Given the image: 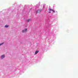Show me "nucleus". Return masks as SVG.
Wrapping results in <instances>:
<instances>
[{
  "label": "nucleus",
  "mask_w": 78,
  "mask_h": 78,
  "mask_svg": "<svg viewBox=\"0 0 78 78\" xmlns=\"http://www.w3.org/2000/svg\"><path fill=\"white\" fill-rule=\"evenodd\" d=\"M9 27V26H8L7 25H5V28H8V27Z\"/></svg>",
  "instance_id": "39448f33"
},
{
  "label": "nucleus",
  "mask_w": 78,
  "mask_h": 78,
  "mask_svg": "<svg viewBox=\"0 0 78 78\" xmlns=\"http://www.w3.org/2000/svg\"><path fill=\"white\" fill-rule=\"evenodd\" d=\"M49 13H51V12H49Z\"/></svg>",
  "instance_id": "9d476101"
},
{
  "label": "nucleus",
  "mask_w": 78,
  "mask_h": 78,
  "mask_svg": "<svg viewBox=\"0 0 78 78\" xmlns=\"http://www.w3.org/2000/svg\"><path fill=\"white\" fill-rule=\"evenodd\" d=\"M25 32H27V29H25Z\"/></svg>",
  "instance_id": "423d86ee"
},
{
  "label": "nucleus",
  "mask_w": 78,
  "mask_h": 78,
  "mask_svg": "<svg viewBox=\"0 0 78 78\" xmlns=\"http://www.w3.org/2000/svg\"><path fill=\"white\" fill-rule=\"evenodd\" d=\"M30 21V19H29L28 20H27L28 22H29Z\"/></svg>",
  "instance_id": "0eeeda50"
},
{
  "label": "nucleus",
  "mask_w": 78,
  "mask_h": 78,
  "mask_svg": "<svg viewBox=\"0 0 78 78\" xmlns=\"http://www.w3.org/2000/svg\"><path fill=\"white\" fill-rule=\"evenodd\" d=\"M39 52V51H35V55H37V54Z\"/></svg>",
  "instance_id": "20e7f679"
},
{
  "label": "nucleus",
  "mask_w": 78,
  "mask_h": 78,
  "mask_svg": "<svg viewBox=\"0 0 78 78\" xmlns=\"http://www.w3.org/2000/svg\"><path fill=\"white\" fill-rule=\"evenodd\" d=\"M22 33H25V31L24 30H23L22 31Z\"/></svg>",
  "instance_id": "6e6552de"
},
{
  "label": "nucleus",
  "mask_w": 78,
  "mask_h": 78,
  "mask_svg": "<svg viewBox=\"0 0 78 78\" xmlns=\"http://www.w3.org/2000/svg\"><path fill=\"white\" fill-rule=\"evenodd\" d=\"M2 44H3V43H2L0 44V45H2Z\"/></svg>",
  "instance_id": "1a4fd4ad"
},
{
  "label": "nucleus",
  "mask_w": 78,
  "mask_h": 78,
  "mask_svg": "<svg viewBox=\"0 0 78 78\" xmlns=\"http://www.w3.org/2000/svg\"><path fill=\"white\" fill-rule=\"evenodd\" d=\"M49 10L50 11H53V12L54 13H55V10H54L53 9H49Z\"/></svg>",
  "instance_id": "f257e3e1"
},
{
  "label": "nucleus",
  "mask_w": 78,
  "mask_h": 78,
  "mask_svg": "<svg viewBox=\"0 0 78 78\" xmlns=\"http://www.w3.org/2000/svg\"><path fill=\"white\" fill-rule=\"evenodd\" d=\"M5 55H2L1 56V59H3V58H5Z\"/></svg>",
  "instance_id": "7ed1b4c3"
},
{
  "label": "nucleus",
  "mask_w": 78,
  "mask_h": 78,
  "mask_svg": "<svg viewBox=\"0 0 78 78\" xmlns=\"http://www.w3.org/2000/svg\"><path fill=\"white\" fill-rule=\"evenodd\" d=\"M41 9L38 10V11H37V13H40L41 12Z\"/></svg>",
  "instance_id": "f03ea898"
}]
</instances>
